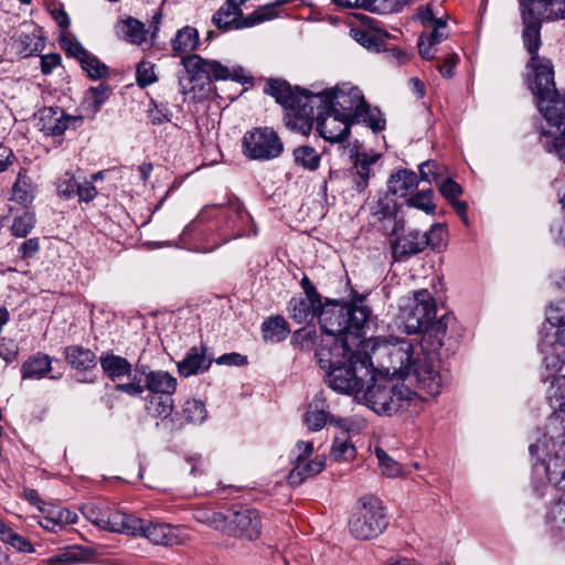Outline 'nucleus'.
<instances>
[{"label": "nucleus", "instance_id": "obj_1", "mask_svg": "<svg viewBox=\"0 0 565 565\" xmlns=\"http://www.w3.org/2000/svg\"><path fill=\"white\" fill-rule=\"evenodd\" d=\"M521 18L524 25L522 41L530 54L526 83L546 121V126L541 129L540 142L547 152L565 161V90L556 88L552 61L539 55L542 44L541 19L525 11H521Z\"/></svg>", "mask_w": 565, "mask_h": 565}, {"label": "nucleus", "instance_id": "obj_2", "mask_svg": "<svg viewBox=\"0 0 565 565\" xmlns=\"http://www.w3.org/2000/svg\"><path fill=\"white\" fill-rule=\"evenodd\" d=\"M264 93L270 95L285 108L284 121L287 128L303 136L310 134L315 107H322L344 121L354 124V118L365 103L358 87L349 92L335 88L331 92L310 94L308 90H294L290 84L282 79H268Z\"/></svg>", "mask_w": 565, "mask_h": 565}, {"label": "nucleus", "instance_id": "obj_3", "mask_svg": "<svg viewBox=\"0 0 565 565\" xmlns=\"http://www.w3.org/2000/svg\"><path fill=\"white\" fill-rule=\"evenodd\" d=\"M436 316V301L427 289L413 292L401 306L396 317V323L407 334L422 333L419 348L427 351L443 350L446 356L454 350L448 337V329L456 324V318L451 312H446L438 320Z\"/></svg>", "mask_w": 565, "mask_h": 565}, {"label": "nucleus", "instance_id": "obj_4", "mask_svg": "<svg viewBox=\"0 0 565 565\" xmlns=\"http://www.w3.org/2000/svg\"><path fill=\"white\" fill-rule=\"evenodd\" d=\"M329 348V343H319L315 353L319 366L326 371L328 386L342 394H360L373 377L371 356L360 348L345 349V344Z\"/></svg>", "mask_w": 565, "mask_h": 565}, {"label": "nucleus", "instance_id": "obj_5", "mask_svg": "<svg viewBox=\"0 0 565 565\" xmlns=\"http://www.w3.org/2000/svg\"><path fill=\"white\" fill-rule=\"evenodd\" d=\"M365 301L363 295H354L350 302L326 298L319 320L324 337L319 343H329L330 349L340 344H345V349L360 348L372 313Z\"/></svg>", "mask_w": 565, "mask_h": 565}, {"label": "nucleus", "instance_id": "obj_6", "mask_svg": "<svg viewBox=\"0 0 565 565\" xmlns=\"http://www.w3.org/2000/svg\"><path fill=\"white\" fill-rule=\"evenodd\" d=\"M181 64L184 72L178 75V85L183 95L196 87L202 90L213 81H233L241 85H252L254 81L241 65H224L220 61L203 58L198 54L183 56Z\"/></svg>", "mask_w": 565, "mask_h": 565}, {"label": "nucleus", "instance_id": "obj_7", "mask_svg": "<svg viewBox=\"0 0 565 565\" xmlns=\"http://www.w3.org/2000/svg\"><path fill=\"white\" fill-rule=\"evenodd\" d=\"M361 393L365 404L379 415L391 416L405 412L412 406H417L422 401L419 393L412 391L406 385L399 384L393 379L376 376L374 367L373 377L369 379Z\"/></svg>", "mask_w": 565, "mask_h": 565}, {"label": "nucleus", "instance_id": "obj_8", "mask_svg": "<svg viewBox=\"0 0 565 565\" xmlns=\"http://www.w3.org/2000/svg\"><path fill=\"white\" fill-rule=\"evenodd\" d=\"M388 525L383 502L376 497H363L349 520L350 533L358 540H372Z\"/></svg>", "mask_w": 565, "mask_h": 565}, {"label": "nucleus", "instance_id": "obj_9", "mask_svg": "<svg viewBox=\"0 0 565 565\" xmlns=\"http://www.w3.org/2000/svg\"><path fill=\"white\" fill-rule=\"evenodd\" d=\"M212 522L215 529L239 540L255 541L262 534L260 514L249 507L234 505L226 513L214 512Z\"/></svg>", "mask_w": 565, "mask_h": 565}, {"label": "nucleus", "instance_id": "obj_10", "mask_svg": "<svg viewBox=\"0 0 565 565\" xmlns=\"http://www.w3.org/2000/svg\"><path fill=\"white\" fill-rule=\"evenodd\" d=\"M440 356L441 350L427 351L420 348V354L411 370L417 390L429 396L438 395L448 380L447 370L440 366Z\"/></svg>", "mask_w": 565, "mask_h": 565}, {"label": "nucleus", "instance_id": "obj_11", "mask_svg": "<svg viewBox=\"0 0 565 565\" xmlns=\"http://www.w3.org/2000/svg\"><path fill=\"white\" fill-rule=\"evenodd\" d=\"M221 209L225 214V223L218 228L220 245L232 239L257 236L258 228L238 198L230 196L225 204H221Z\"/></svg>", "mask_w": 565, "mask_h": 565}, {"label": "nucleus", "instance_id": "obj_12", "mask_svg": "<svg viewBox=\"0 0 565 565\" xmlns=\"http://www.w3.org/2000/svg\"><path fill=\"white\" fill-rule=\"evenodd\" d=\"M243 152L252 160L267 161L278 158L284 143L277 132L269 127L255 128L243 137Z\"/></svg>", "mask_w": 565, "mask_h": 565}, {"label": "nucleus", "instance_id": "obj_13", "mask_svg": "<svg viewBox=\"0 0 565 565\" xmlns=\"http://www.w3.org/2000/svg\"><path fill=\"white\" fill-rule=\"evenodd\" d=\"M300 286L303 296L292 297L288 303L290 318L299 324L311 323L316 318L320 320V310L323 307L322 296L308 276H303Z\"/></svg>", "mask_w": 565, "mask_h": 565}, {"label": "nucleus", "instance_id": "obj_14", "mask_svg": "<svg viewBox=\"0 0 565 565\" xmlns=\"http://www.w3.org/2000/svg\"><path fill=\"white\" fill-rule=\"evenodd\" d=\"M404 228L403 220H395L393 228L390 233L395 238L391 239V253L394 262L403 263L411 257L423 253L427 248V241L424 239L422 232L417 230H409L399 234Z\"/></svg>", "mask_w": 565, "mask_h": 565}, {"label": "nucleus", "instance_id": "obj_15", "mask_svg": "<svg viewBox=\"0 0 565 565\" xmlns=\"http://www.w3.org/2000/svg\"><path fill=\"white\" fill-rule=\"evenodd\" d=\"M383 353L387 360L385 366L387 372H392L401 377H408L420 351H417V345L413 344L409 340L397 339L395 342L384 345Z\"/></svg>", "mask_w": 565, "mask_h": 565}, {"label": "nucleus", "instance_id": "obj_16", "mask_svg": "<svg viewBox=\"0 0 565 565\" xmlns=\"http://www.w3.org/2000/svg\"><path fill=\"white\" fill-rule=\"evenodd\" d=\"M349 431L350 423L347 418L335 417L329 412V403L323 391L318 392L303 415V423L310 431L321 430L327 423Z\"/></svg>", "mask_w": 565, "mask_h": 565}, {"label": "nucleus", "instance_id": "obj_17", "mask_svg": "<svg viewBox=\"0 0 565 565\" xmlns=\"http://www.w3.org/2000/svg\"><path fill=\"white\" fill-rule=\"evenodd\" d=\"M145 522V519L120 511L110 512L107 516L93 521L100 529L131 536H140Z\"/></svg>", "mask_w": 565, "mask_h": 565}, {"label": "nucleus", "instance_id": "obj_18", "mask_svg": "<svg viewBox=\"0 0 565 565\" xmlns=\"http://www.w3.org/2000/svg\"><path fill=\"white\" fill-rule=\"evenodd\" d=\"M141 532L140 537H145L156 545H178L183 543L185 539L179 526L149 520H146Z\"/></svg>", "mask_w": 565, "mask_h": 565}, {"label": "nucleus", "instance_id": "obj_19", "mask_svg": "<svg viewBox=\"0 0 565 565\" xmlns=\"http://www.w3.org/2000/svg\"><path fill=\"white\" fill-rule=\"evenodd\" d=\"M521 11L543 20L565 19V0H519Z\"/></svg>", "mask_w": 565, "mask_h": 565}, {"label": "nucleus", "instance_id": "obj_20", "mask_svg": "<svg viewBox=\"0 0 565 565\" xmlns=\"http://www.w3.org/2000/svg\"><path fill=\"white\" fill-rule=\"evenodd\" d=\"M326 113V118H320L322 113H318L317 130L319 131V135L330 142L340 143L344 141L350 135V127L352 124L342 120V118L330 111Z\"/></svg>", "mask_w": 565, "mask_h": 565}, {"label": "nucleus", "instance_id": "obj_21", "mask_svg": "<svg viewBox=\"0 0 565 565\" xmlns=\"http://www.w3.org/2000/svg\"><path fill=\"white\" fill-rule=\"evenodd\" d=\"M63 119L64 110L61 107H43L36 114V127L45 136H62L67 129Z\"/></svg>", "mask_w": 565, "mask_h": 565}, {"label": "nucleus", "instance_id": "obj_22", "mask_svg": "<svg viewBox=\"0 0 565 565\" xmlns=\"http://www.w3.org/2000/svg\"><path fill=\"white\" fill-rule=\"evenodd\" d=\"M136 372L146 374L145 390L158 395H172L177 388V380L167 371H150L145 366H136Z\"/></svg>", "mask_w": 565, "mask_h": 565}, {"label": "nucleus", "instance_id": "obj_23", "mask_svg": "<svg viewBox=\"0 0 565 565\" xmlns=\"http://www.w3.org/2000/svg\"><path fill=\"white\" fill-rule=\"evenodd\" d=\"M99 363L103 372L114 382L124 376L131 377L132 365L130 362L111 351L102 353Z\"/></svg>", "mask_w": 565, "mask_h": 565}, {"label": "nucleus", "instance_id": "obj_24", "mask_svg": "<svg viewBox=\"0 0 565 565\" xmlns=\"http://www.w3.org/2000/svg\"><path fill=\"white\" fill-rule=\"evenodd\" d=\"M115 30L119 38L135 45L143 44L147 41V34L149 33L145 23L134 17H128L118 21Z\"/></svg>", "mask_w": 565, "mask_h": 565}, {"label": "nucleus", "instance_id": "obj_25", "mask_svg": "<svg viewBox=\"0 0 565 565\" xmlns=\"http://www.w3.org/2000/svg\"><path fill=\"white\" fill-rule=\"evenodd\" d=\"M212 363V360L206 358L205 349L192 348L186 353L185 358L178 363V371L180 375L189 377L191 375L206 371Z\"/></svg>", "mask_w": 565, "mask_h": 565}, {"label": "nucleus", "instance_id": "obj_26", "mask_svg": "<svg viewBox=\"0 0 565 565\" xmlns=\"http://www.w3.org/2000/svg\"><path fill=\"white\" fill-rule=\"evenodd\" d=\"M417 186L418 175L408 169H401L392 173L387 182L388 193L399 198H406Z\"/></svg>", "mask_w": 565, "mask_h": 565}, {"label": "nucleus", "instance_id": "obj_27", "mask_svg": "<svg viewBox=\"0 0 565 565\" xmlns=\"http://www.w3.org/2000/svg\"><path fill=\"white\" fill-rule=\"evenodd\" d=\"M110 94L111 87L106 82H100L97 86L89 87L85 92L82 103V108L85 115L94 118L109 98Z\"/></svg>", "mask_w": 565, "mask_h": 565}, {"label": "nucleus", "instance_id": "obj_28", "mask_svg": "<svg viewBox=\"0 0 565 565\" xmlns=\"http://www.w3.org/2000/svg\"><path fill=\"white\" fill-rule=\"evenodd\" d=\"M64 358L70 366L78 372L94 369L97 364L96 354L82 345H68L64 349Z\"/></svg>", "mask_w": 565, "mask_h": 565}, {"label": "nucleus", "instance_id": "obj_29", "mask_svg": "<svg viewBox=\"0 0 565 565\" xmlns=\"http://www.w3.org/2000/svg\"><path fill=\"white\" fill-rule=\"evenodd\" d=\"M376 161V156L370 157L366 153H356L354 164L350 170L356 191L362 192L366 189L371 175V166Z\"/></svg>", "mask_w": 565, "mask_h": 565}, {"label": "nucleus", "instance_id": "obj_30", "mask_svg": "<svg viewBox=\"0 0 565 565\" xmlns=\"http://www.w3.org/2000/svg\"><path fill=\"white\" fill-rule=\"evenodd\" d=\"M14 45L17 52L23 57L35 55L44 49L42 29L34 28L31 32H21Z\"/></svg>", "mask_w": 565, "mask_h": 565}, {"label": "nucleus", "instance_id": "obj_31", "mask_svg": "<svg viewBox=\"0 0 565 565\" xmlns=\"http://www.w3.org/2000/svg\"><path fill=\"white\" fill-rule=\"evenodd\" d=\"M200 45L199 31L194 26L185 25L177 31L171 40L174 55L194 52Z\"/></svg>", "mask_w": 565, "mask_h": 565}, {"label": "nucleus", "instance_id": "obj_32", "mask_svg": "<svg viewBox=\"0 0 565 565\" xmlns=\"http://www.w3.org/2000/svg\"><path fill=\"white\" fill-rule=\"evenodd\" d=\"M35 196V188L31 178L25 172H19L11 190L10 201L28 207L32 204Z\"/></svg>", "mask_w": 565, "mask_h": 565}, {"label": "nucleus", "instance_id": "obj_33", "mask_svg": "<svg viewBox=\"0 0 565 565\" xmlns=\"http://www.w3.org/2000/svg\"><path fill=\"white\" fill-rule=\"evenodd\" d=\"M294 468L288 475V483L290 486H299L306 479L311 478L321 472L326 466L323 459H312L310 461L292 462Z\"/></svg>", "mask_w": 565, "mask_h": 565}, {"label": "nucleus", "instance_id": "obj_34", "mask_svg": "<svg viewBox=\"0 0 565 565\" xmlns=\"http://www.w3.org/2000/svg\"><path fill=\"white\" fill-rule=\"evenodd\" d=\"M52 359L44 353L30 356L21 366L22 379L41 380L51 371Z\"/></svg>", "mask_w": 565, "mask_h": 565}, {"label": "nucleus", "instance_id": "obj_35", "mask_svg": "<svg viewBox=\"0 0 565 565\" xmlns=\"http://www.w3.org/2000/svg\"><path fill=\"white\" fill-rule=\"evenodd\" d=\"M263 339L270 342L284 341L290 330L288 322L281 316L269 317L262 323Z\"/></svg>", "mask_w": 565, "mask_h": 565}, {"label": "nucleus", "instance_id": "obj_36", "mask_svg": "<svg viewBox=\"0 0 565 565\" xmlns=\"http://www.w3.org/2000/svg\"><path fill=\"white\" fill-rule=\"evenodd\" d=\"M35 223V213L31 210H24L21 213L14 215L10 226V233L14 237L24 238L32 232Z\"/></svg>", "mask_w": 565, "mask_h": 565}, {"label": "nucleus", "instance_id": "obj_37", "mask_svg": "<svg viewBox=\"0 0 565 565\" xmlns=\"http://www.w3.org/2000/svg\"><path fill=\"white\" fill-rule=\"evenodd\" d=\"M354 122L365 124L375 134L382 131L385 128V119L380 109L371 108L366 102L356 114Z\"/></svg>", "mask_w": 565, "mask_h": 565}, {"label": "nucleus", "instance_id": "obj_38", "mask_svg": "<svg viewBox=\"0 0 565 565\" xmlns=\"http://www.w3.org/2000/svg\"><path fill=\"white\" fill-rule=\"evenodd\" d=\"M294 161L297 166L315 171L319 168L320 164V156L316 151L313 147L310 146H300L297 147L294 152Z\"/></svg>", "mask_w": 565, "mask_h": 565}, {"label": "nucleus", "instance_id": "obj_39", "mask_svg": "<svg viewBox=\"0 0 565 565\" xmlns=\"http://www.w3.org/2000/svg\"><path fill=\"white\" fill-rule=\"evenodd\" d=\"M412 0H365L358 8H364L372 12L388 14L401 11Z\"/></svg>", "mask_w": 565, "mask_h": 565}, {"label": "nucleus", "instance_id": "obj_40", "mask_svg": "<svg viewBox=\"0 0 565 565\" xmlns=\"http://www.w3.org/2000/svg\"><path fill=\"white\" fill-rule=\"evenodd\" d=\"M356 449L349 438L335 437L332 443L330 457L332 460L342 462L351 461L355 458Z\"/></svg>", "mask_w": 565, "mask_h": 565}, {"label": "nucleus", "instance_id": "obj_41", "mask_svg": "<svg viewBox=\"0 0 565 565\" xmlns=\"http://www.w3.org/2000/svg\"><path fill=\"white\" fill-rule=\"evenodd\" d=\"M0 537L1 541L10 544L19 552L31 553L33 552V546L28 539L14 532L8 525L0 523Z\"/></svg>", "mask_w": 565, "mask_h": 565}, {"label": "nucleus", "instance_id": "obj_42", "mask_svg": "<svg viewBox=\"0 0 565 565\" xmlns=\"http://www.w3.org/2000/svg\"><path fill=\"white\" fill-rule=\"evenodd\" d=\"M547 398L554 411L565 413V375L554 377L547 392Z\"/></svg>", "mask_w": 565, "mask_h": 565}, {"label": "nucleus", "instance_id": "obj_43", "mask_svg": "<svg viewBox=\"0 0 565 565\" xmlns=\"http://www.w3.org/2000/svg\"><path fill=\"white\" fill-rule=\"evenodd\" d=\"M174 408L171 395L153 396L147 405L149 414L167 419L172 415Z\"/></svg>", "mask_w": 565, "mask_h": 565}, {"label": "nucleus", "instance_id": "obj_44", "mask_svg": "<svg viewBox=\"0 0 565 565\" xmlns=\"http://www.w3.org/2000/svg\"><path fill=\"white\" fill-rule=\"evenodd\" d=\"M79 63L92 79L104 78L109 73L108 66L89 52L86 53Z\"/></svg>", "mask_w": 565, "mask_h": 565}, {"label": "nucleus", "instance_id": "obj_45", "mask_svg": "<svg viewBox=\"0 0 565 565\" xmlns=\"http://www.w3.org/2000/svg\"><path fill=\"white\" fill-rule=\"evenodd\" d=\"M434 199V192L431 189H426L416 192L415 194L411 195L406 203L411 207L418 209L426 214H435L436 205L433 201Z\"/></svg>", "mask_w": 565, "mask_h": 565}, {"label": "nucleus", "instance_id": "obj_46", "mask_svg": "<svg viewBox=\"0 0 565 565\" xmlns=\"http://www.w3.org/2000/svg\"><path fill=\"white\" fill-rule=\"evenodd\" d=\"M565 364V360L561 358V354L555 352L554 350L550 353H546L543 362H542V381L546 382L550 379L557 377L556 374L562 371Z\"/></svg>", "mask_w": 565, "mask_h": 565}, {"label": "nucleus", "instance_id": "obj_47", "mask_svg": "<svg viewBox=\"0 0 565 565\" xmlns=\"http://www.w3.org/2000/svg\"><path fill=\"white\" fill-rule=\"evenodd\" d=\"M182 413L191 424H201L206 418V408L200 399H189L184 403Z\"/></svg>", "mask_w": 565, "mask_h": 565}, {"label": "nucleus", "instance_id": "obj_48", "mask_svg": "<svg viewBox=\"0 0 565 565\" xmlns=\"http://www.w3.org/2000/svg\"><path fill=\"white\" fill-rule=\"evenodd\" d=\"M353 39L360 43L362 46L374 50L376 52L381 51L384 45L383 40L375 34L373 31L365 29H352L351 30Z\"/></svg>", "mask_w": 565, "mask_h": 565}, {"label": "nucleus", "instance_id": "obj_49", "mask_svg": "<svg viewBox=\"0 0 565 565\" xmlns=\"http://www.w3.org/2000/svg\"><path fill=\"white\" fill-rule=\"evenodd\" d=\"M47 522H52V531L56 532L66 524H73L77 521V514L67 509H52L46 516Z\"/></svg>", "mask_w": 565, "mask_h": 565}, {"label": "nucleus", "instance_id": "obj_50", "mask_svg": "<svg viewBox=\"0 0 565 565\" xmlns=\"http://www.w3.org/2000/svg\"><path fill=\"white\" fill-rule=\"evenodd\" d=\"M545 316L546 321L551 326L559 329L561 326L565 324V300L557 299L552 301L545 311Z\"/></svg>", "mask_w": 565, "mask_h": 565}, {"label": "nucleus", "instance_id": "obj_51", "mask_svg": "<svg viewBox=\"0 0 565 565\" xmlns=\"http://www.w3.org/2000/svg\"><path fill=\"white\" fill-rule=\"evenodd\" d=\"M292 340L302 351L317 350L318 334L316 329H300L294 333Z\"/></svg>", "mask_w": 565, "mask_h": 565}, {"label": "nucleus", "instance_id": "obj_52", "mask_svg": "<svg viewBox=\"0 0 565 565\" xmlns=\"http://www.w3.org/2000/svg\"><path fill=\"white\" fill-rule=\"evenodd\" d=\"M60 45L68 56L75 57L78 62L88 52L76 39L70 34H62L60 36Z\"/></svg>", "mask_w": 565, "mask_h": 565}, {"label": "nucleus", "instance_id": "obj_53", "mask_svg": "<svg viewBox=\"0 0 565 565\" xmlns=\"http://www.w3.org/2000/svg\"><path fill=\"white\" fill-rule=\"evenodd\" d=\"M375 455L383 475L390 478L397 477L401 475V465L394 459H392L383 449L376 448Z\"/></svg>", "mask_w": 565, "mask_h": 565}, {"label": "nucleus", "instance_id": "obj_54", "mask_svg": "<svg viewBox=\"0 0 565 565\" xmlns=\"http://www.w3.org/2000/svg\"><path fill=\"white\" fill-rule=\"evenodd\" d=\"M153 67L149 61H141L137 65L136 79L140 87H147L157 81Z\"/></svg>", "mask_w": 565, "mask_h": 565}, {"label": "nucleus", "instance_id": "obj_55", "mask_svg": "<svg viewBox=\"0 0 565 565\" xmlns=\"http://www.w3.org/2000/svg\"><path fill=\"white\" fill-rule=\"evenodd\" d=\"M445 233V226L440 223H436L430 226L428 232L422 233V235H424V239L427 241V247L429 246L431 249H440L444 245Z\"/></svg>", "mask_w": 565, "mask_h": 565}, {"label": "nucleus", "instance_id": "obj_56", "mask_svg": "<svg viewBox=\"0 0 565 565\" xmlns=\"http://www.w3.org/2000/svg\"><path fill=\"white\" fill-rule=\"evenodd\" d=\"M557 460H559V455L548 460L545 466L546 477L551 482L562 484L561 488L565 489V468L557 471Z\"/></svg>", "mask_w": 565, "mask_h": 565}, {"label": "nucleus", "instance_id": "obj_57", "mask_svg": "<svg viewBox=\"0 0 565 565\" xmlns=\"http://www.w3.org/2000/svg\"><path fill=\"white\" fill-rule=\"evenodd\" d=\"M78 183L75 178L70 173H65L64 177L58 181L57 193L64 199H71L77 192Z\"/></svg>", "mask_w": 565, "mask_h": 565}, {"label": "nucleus", "instance_id": "obj_58", "mask_svg": "<svg viewBox=\"0 0 565 565\" xmlns=\"http://www.w3.org/2000/svg\"><path fill=\"white\" fill-rule=\"evenodd\" d=\"M312 451L313 446L311 441H298L291 450L290 460L291 462L309 461L308 459L312 455Z\"/></svg>", "mask_w": 565, "mask_h": 565}, {"label": "nucleus", "instance_id": "obj_59", "mask_svg": "<svg viewBox=\"0 0 565 565\" xmlns=\"http://www.w3.org/2000/svg\"><path fill=\"white\" fill-rule=\"evenodd\" d=\"M117 392L126 393L129 396L137 397L145 392V385L141 380L135 374L129 383H121L115 386Z\"/></svg>", "mask_w": 565, "mask_h": 565}, {"label": "nucleus", "instance_id": "obj_60", "mask_svg": "<svg viewBox=\"0 0 565 565\" xmlns=\"http://www.w3.org/2000/svg\"><path fill=\"white\" fill-rule=\"evenodd\" d=\"M438 189L441 195L449 202L455 200L457 196L461 195L463 192L462 186L458 184L456 181H454L451 178H448L445 181H443L439 184Z\"/></svg>", "mask_w": 565, "mask_h": 565}, {"label": "nucleus", "instance_id": "obj_61", "mask_svg": "<svg viewBox=\"0 0 565 565\" xmlns=\"http://www.w3.org/2000/svg\"><path fill=\"white\" fill-rule=\"evenodd\" d=\"M440 173L438 172V164L434 160H427L419 164V178L422 181L431 183L436 182Z\"/></svg>", "mask_w": 565, "mask_h": 565}, {"label": "nucleus", "instance_id": "obj_62", "mask_svg": "<svg viewBox=\"0 0 565 565\" xmlns=\"http://www.w3.org/2000/svg\"><path fill=\"white\" fill-rule=\"evenodd\" d=\"M40 250V241L38 237L25 239L18 248L19 255L23 259L32 258Z\"/></svg>", "mask_w": 565, "mask_h": 565}, {"label": "nucleus", "instance_id": "obj_63", "mask_svg": "<svg viewBox=\"0 0 565 565\" xmlns=\"http://www.w3.org/2000/svg\"><path fill=\"white\" fill-rule=\"evenodd\" d=\"M76 194L81 202L89 203L96 198L97 190L92 181H84L78 183Z\"/></svg>", "mask_w": 565, "mask_h": 565}, {"label": "nucleus", "instance_id": "obj_64", "mask_svg": "<svg viewBox=\"0 0 565 565\" xmlns=\"http://www.w3.org/2000/svg\"><path fill=\"white\" fill-rule=\"evenodd\" d=\"M18 355V345L12 340H0V358L7 363L13 362Z\"/></svg>", "mask_w": 565, "mask_h": 565}]
</instances>
